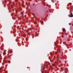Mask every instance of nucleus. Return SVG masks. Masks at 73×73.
Segmentation results:
<instances>
[{
    "instance_id": "nucleus-1",
    "label": "nucleus",
    "mask_w": 73,
    "mask_h": 73,
    "mask_svg": "<svg viewBox=\"0 0 73 73\" xmlns=\"http://www.w3.org/2000/svg\"><path fill=\"white\" fill-rule=\"evenodd\" d=\"M70 16L71 17H73V14H72V13H71L70 14Z\"/></svg>"
},
{
    "instance_id": "nucleus-2",
    "label": "nucleus",
    "mask_w": 73,
    "mask_h": 73,
    "mask_svg": "<svg viewBox=\"0 0 73 73\" xmlns=\"http://www.w3.org/2000/svg\"><path fill=\"white\" fill-rule=\"evenodd\" d=\"M63 31H64L65 30V28H63L62 29Z\"/></svg>"
}]
</instances>
